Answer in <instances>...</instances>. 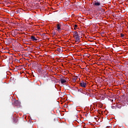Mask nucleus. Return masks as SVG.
Listing matches in <instances>:
<instances>
[{
    "label": "nucleus",
    "instance_id": "obj_8",
    "mask_svg": "<svg viewBox=\"0 0 128 128\" xmlns=\"http://www.w3.org/2000/svg\"><path fill=\"white\" fill-rule=\"evenodd\" d=\"M98 12H102V13L104 12V10L102 9V8H98Z\"/></svg>",
    "mask_w": 128,
    "mask_h": 128
},
{
    "label": "nucleus",
    "instance_id": "obj_11",
    "mask_svg": "<svg viewBox=\"0 0 128 128\" xmlns=\"http://www.w3.org/2000/svg\"><path fill=\"white\" fill-rule=\"evenodd\" d=\"M68 4H70V1H66V2H65L66 6H68Z\"/></svg>",
    "mask_w": 128,
    "mask_h": 128
},
{
    "label": "nucleus",
    "instance_id": "obj_5",
    "mask_svg": "<svg viewBox=\"0 0 128 128\" xmlns=\"http://www.w3.org/2000/svg\"><path fill=\"white\" fill-rule=\"evenodd\" d=\"M62 24H57V30L58 32H60L62 30Z\"/></svg>",
    "mask_w": 128,
    "mask_h": 128
},
{
    "label": "nucleus",
    "instance_id": "obj_13",
    "mask_svg": "<svg viewBox=\"0 0 128 128\" xmlns=\"http://www.w3.org/2000/svg\"><path fill=\"white\" fill-rule=\"evenodd\" d=\"M120 36H121L122 38H124V34H120Z\"/></svg>",
    "mask_w": 128,
    "mask_h": 128
},
{
    "label": "nucleus",
    "instance_id": "obj_3",
    "mask_svg": "<svg viewBox=\"0 0 128 128\" xmlns=\"http://www.w3.org/2000/svg\"><path fill=\"white\" fill-rule=\"evenodd\" d=\"M93 4L94 6H101L102 4L98 1H94L93 2Z\"/></svg>",
    "mask_w": 128,
    "mask_h": 128
},
{
    "label": "nucleus",
    "instance_id": "obj_4",
    "mask_svg": "<svg viewBox=\"0 0 128 128\" xmlns=\"http://www.w3.org/2000/svg\"><path fill=\"white\" fill-rule=\"evenodd\" d=\"M14 106H18L20 105V102L18 101V100H16L14 102Z\"/></svg>",
    "mask_w": 128,
    "mask_h": 128
},
{
    "label": "nucleus",
    "instance_id": "obj_12",
    "mask_svg": "<svg viewBox=\"0 0 128 128\" xmlns=\"http://www.w3.org/2000/svg\"><path fill=\"white\" fill-rule=\"evenodd\" d=\"M76 28H78V25L74 24V30H76Z\"/></svg>",
    "mask_w": 128,
    "mask_h": 128
},
{
    "label": "nucleus",
    "instance_id": "obj_6",
    "mask_svg": "<svg viewBox=\"0 0 128 128\" xmlns=\"http://www.w3.org/2000/svg\"><path fill=\"white\" fill-rule=\"evenodd\" d=\"M60 80L62 84H66V80L62 78H60Z\"/></svg>",
    "mask_w": 128,
    "mask_h": 128
},
{
    "label": "nucleus",
    "instance_id": "obj_18",
    "mask_svg": "<svg viewBox=\"0 0 128 128\" xmlns=\"http://www.w3.org/2000/svg\"><path fill=\"white\" fill-rule=\"evenodd\" d=\"M54 35L56 34V32H54Z\"/></svg>",
    "mask_w": 128,
    "mask_h": 128
},
{
    "label": "nucleus",
    "instance_id": "obj_14",
    "mask_svg": "<svg viewBox=\"0 0 128 128\" xmlns=\"http://www.w3.org/2000/svg\"><path fill=\"white\" fill-rule=\"evenodd\" d=\"M126 101L128 102V96H126Z\"/></svg>",
    "mask_w": 128,
    "mask_h": 128
},
{
    "label": "nucleus",
    "instance_id": "obj_20",
    "mask_svg": "<svg viewBox=\"0 0 128 128\" xmlns=\"http://www.w3.org/2000/svg\"><path fill=\"white\" fill-rule=\"evenodd\" d=\"M35 66H36V64H35Z\"/></svg>",
    "mask_w": 128,
    "mask_h": 128
},
{
    "label": "nucleus",
    "instance_id": "obj_2",
    "mask_svg": "<svg viewBox=\"0 0 128 128\" xmlns=\"http://www.w3.org/2000/svg\"><path fill=\"white\" fill-rule=\"evenodd\" d=\"M80 86L82 88H86V82L82 81L80 83Z\"/></svg>",
    "mask_w": 128,
    "mask_h": 128
},
{
    "label": "nucleus",
    "instance_id": "obj_15",
    "mask_svg": "<svg viewBox=\"0 0 128 128\" xmlns=\"http://www.w3.org/2000/svg\"><path fill=\"white\" fill-rule=\"evenodd\" d=\"M57 50H58V52H60V48H58Z\"/></svg>",
    "mask_w": 128,
    "mask_h": 128
},
{
    "label": "nucleus",
    "instance_id": "obj_17",
    "mask_svg": "<svg viewBox=\"0 0 128 128\" xmlns=\"http://www.w3.org/2000/svg\"><path fill=\"white\" fill-rule=\"evenodd\" d=\"M30 48H28L26 50H28Z\"/></svg>",
    "mask_w": 128,
    "mask_h": 128
},
{
    "label": "nucleus",
    "instance_id": "obj_10",
    "mask_svg": "<svg viewBox=\"0 0 128 128\" xmlns=\"http://www.w3.org/2000/svg\"><path fill=\"white\" fill-rule=\"evenodd\" d=\"M78 34H79L78 33V32L75 31L74 32V36H78Z\"/></svg>",
    "mask_w": 128,
    "mask_h": 128
},
{
    "label": "nucleus",
    "instance_id": "obj_7",
    "mask_svg": "<svg viewBox=\"0 0 128 128\" xmlns=\"http://www.w3.org/2000/svg\"><path fill=\"white\" fill-rule=\"evenodd\" d=\"M31 40H33V42H36V40H38V39L36 38V37H34V36H31L30 38Z\"/></svg>",
    "mask_w": 128,
    "mask_h": 128
},
{
    "label": "nucleus",
    "instance_id": "obj_1",
    "mask_svg": "<svg viewBox=\"0 0 128 128\" xmlns=\"http://www.w3.org/2000/svg\"><path fill=\"white\" fill-rule=\"evenodd\" d=\"M80 34H79L78 35H76L75 36H74V38L76 40L75 42H80Z\"/></svg>",
    "mask_w": 128,
    "mask_h": 128
},
{
    "label": "nucleus",
    "instance_id": "obj_9",
    "mask_svg": "<svg viewBox=\"0 0 128 128\" xmlns=\"http://www.w3.org/2000/svg\"><path fill=\"white\" fill-rule=\"evenodd\" d=\"M77 78H78V77H76V76L73 77V78H72V82H76Z\"/></svg>",
    "mask_w": 128,
    "mask_h": 128
},
{
    "label": "nucleus",
    "instance_id": "obj_16",
    "mask_svg": "<svg viewBox=\"0 0 128 128\" xmlns=\"http://www.w3.org/2000/svg\"><path fill=\"white\" fill-rule=\"evenodd\" d=\"M79 34H80V36H82V32L79 31Z\"/></svg>",
    "mask_w": 128,
    "mask_h": 128
},
{
    "label": "nucleus",
    "instance_id": "obj_19",
    "mask_svg": "<svg viewBox=\"0 0 128 128\" xmlns=\"http://www.w3.org/2000/svg\"><path fill=\"white\" fill-rule=\"evenodd\" d=\"M82 90V89H80V90Z\"/></svg>",
    "mask_w": 128,
    "mask_h": 128
}]
</instances>
